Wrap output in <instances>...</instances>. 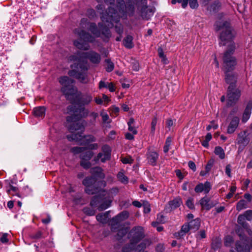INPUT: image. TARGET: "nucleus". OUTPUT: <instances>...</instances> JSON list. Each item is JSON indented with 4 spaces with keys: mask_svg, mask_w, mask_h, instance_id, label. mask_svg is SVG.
Instances as JSON below:
<instances>
[{
    "mask_svg": "<svg viewBox=\"0 0 252 252\" xmlns=\"http://www.w3.org/2000/svg\"><path fill=\"white\" fill-rule=\"evenodd\" d=\"M100 116L102 117V120L103 123L110 124L111 120L110 119L108 115L105 113L101 112Z\"/></svg>",
    "mask_w": 252,
    "mask_h": 252,
    "instance_id": "nucleus-50",
    "label": "nucleus"
},
{
    "mask_svg": "<svg viewBox=\"0 0 252 252\" xmlns=\"http://www.w3.org/2000/svg\"><path fill=\"white\" fill-rule=\"evenodd\" d=\"M45 107L44 106H40L34 109L33 114L36 117H43L45 115Z\"/></svg>",
    "mask_w": 252,
    "mask_h": 252,
    "instance_id": "nucleus-32",
    "label": "nucleus"
},
{
    "mask_svg": "<svg viewBox=\"0 0 252 252\" xmlns=\"http://www.w3.org/2000/svg\"><path fill=\"white\" fill-rule=\"evenodd\" d=\"M117 178L121 183L126 184L128 182V178L125 176L123 172H119L117 174Z\"/></svg>",
    "mask_w": 252,
    "mask_h": 252,
    "instance_id": "nucleus-42",
    "label": "nucleus"
},
{
    "mask_svg": "<svg viewBox=\"0 0 252 252\" xmlns=\"http://www.w3.org/2000/svg\"><path fill=\"white\" fill-rule=\"evenodd\" d=\"M83 138L88 143L94 142L96 140L95 137L92 135L84 136Z\"/></svg>",
    "mask_w": 252,
    "mask_h": 252,
    "instance_id": "nucleus-60",
    "label": "nucleus"
},
{
    "mask_svg": "<svg viewBox=\"0 0 252 252\" xmlns=\"http://www.w3.org/2000/svg\"><path fill=\"white\" fill-rule=\"evenodd\" d=\"M74 32L79 37V39L74 41V45L80 50H89L90 46L88 43H93L95 40L94 37L89 32L80 29H75Z\"/></svg>",
    "mask_w": 252,
    "mask_h": 252,
    "instance_id": "nucleus-5",
    "label": "nucleus"
},
{
    "mask_svg": "<svg viewBox=\"0 0 252 252\" xmlns=\"http://www.w3.org/2000/svg\"><path fill=\"white\" fill-rule=\"evenodd\" d=\"M157 121H158V120H157V118L156 117H155L152 119V121L151 131V133H153V134H154L155 131L156 126L157 124Z\"/></svg>",
    "mask_w": 252,
    "mask_h": 252,
    "instance_id": "nucleus-57",
    "label": "nucleus"
},
{
    "mask_svg": "<svg viewBox=\"0 0 252 252\" xmlns=\"http://www.w3.org/2000/svg\"><path fill=\"white\" fill-rule=\"evenodd\" d=\"M221 6V4L218 1H215L210 5V10L214 12L218 11Z\"/></svg>",
    "mask_w": 252,
    "mask_h": 252,
    "instance_id": "nucleus-45",
    "label": "nucleus"
},
{
    "mask_svg": "<svg viewBox=\"0 0 252 252\" xmlns=\"http://www.w3.org/2000/svg\"><path fill=\"white\" fill-rule=\"evenodd\" d=\"M189 230L191 229L189 223H185L182 226L181 230L178 233H176V237L180 238L185 235L186 233H188Z\"/></svg>",
    "mask_w": 252,
    "mask_h": 252,
    "instance_id": "nucleus-26",
    "label": "nucleus"
},
{
    "mask_svg": "<svg viewBox=\"0 0 252 252\" xmlns=\"http://www.w3.org/2000/svg\"><path fill=\"white\" fill-rule=\"evenodd\" d=\"M29 237L34 241L44 238L43 233L41 230H37L34 232L31 233L29 235Z\"/></svg>",
    "mask_w": 252,
    "mask_h": 252,
    "instance_id": "nucleus-34",
    "label": "nucleus"
},
{
    "mask_svg": "<svg viewBox=\"0 0 252 252\" xmlns=\"http://www.w3.org/2000/svg\"><path fill=\"white\" fill-rule=\"evenodd\" d=\"M245 218L248 220H251L252 219V210H248L245 212L244 215Z\"/></svg>",
    "mask_w": 252,
    "mask_h": 252,
    "instance_id": "nucleus-64",
    "label": "nucleus"
},
{
    "mask_svg": "<svg viewBox=\"0 0 252 252\" xmlns=\"http://www.w3.org/2000/svg\"><path fill=\"white\" fill-rule=\"evenodd\" d=\"M80 113H81V117L86 118L89 116V111L88 109H85L84 107H80Z\"/></svg>",
    "mask_w": 252,
    "mask_h": 252,
    "instance_id": "nucleus-54",
    "label": "nucleus"
},
{
    "mask_svg": "<svg viewBox=\"0 0 252 252\" xmlns=\"http://www.w3.org/2000/svg\"><path fill=\"white\" fill-rule=\"evenodd\" d=\"M215 26L217 31L222 30L220 34V46H226V48H228L230 45L234 44L236 47V44L233 41L235 32L228 22L223 21H217Z\"/></svg>",
    "mask_w": 252,
    "mask_h": 252,
    "instance_id": "nucleus-3",
    "label": "nucleus"
},
{
    "mask_svg": "<svg viewBox=\"0 0 252 252\" xmlns=\"http://www.w3.org/2000/svg\"><path fill=\"white\" fill-rule=\"evenodd\" d=\"M189 6L194 9L198 6V4L197 0H189Z\"/></svg>",
    "mask_w": 252,
    "mask_h": 252,
    "instance_id": "nucleus-63",
    "label": "nucleus"
},
{
    "mask_svg": "<svg viewBox=\"0 0 252 252\" xmlns=\"http://www.w3.org/2000/svg\"><path fill=\"white\" fill-rule=\"evenodd\" d=\"M237 222L244 229H250V227L248 223L245 221L244 216L242 215H239L238 217Z\"/></svg>",
    "mask_w": 252,
    "mask_h": 252,
    "instance_id": "nucleus-35",
    "label": "nucleus"
},
{
    "mask_svg": "<svg viewBox=\"0 0 252 252\" xmlns=\"http://www.w3.org/2000/svg\"><path fill=\"white\" fill-rule=\"evenodd\" d=\"M215 154L219 156V158L222 159L224 158H225V153L224 152V150L223 149L220 147V146H217L215 147V151H214Z\"/></svg>",
    "mask_w": 252,
    "mask_h": 252,
    "instance_id": "nucleus-40",
    "label": "nucleus"
},
{
    "mask_svg": "<svg viewBox=\"0 0 252 252\" xmlns=\"http://www.w3.org/2000/svg\"><path fill=\"white\" fill-rule=\"evenodd\" d=\"M90 172L94 176L101 179H103L105 177V174L103 172V169L98 166L91 168Z\"/></svg>",
    "mask_w": 252,
    "mask_h": 252,
    "instance_id": "nucleus-21",
    "label": "nucleus"
},
{
    "mask_svg": "<svg viewBox=\"0 0 252 252\" xmlns=\"http://www.w3.org/2000/svg\"><path fill=\"white\" fill-rule=\"evenodd\" d=\"M189 224L191 230H193L194 231H196L200 227V220L199 218H196L190 221Z\"/></svg>",
    "mask_w": 252,
    "mask_h": 252,
    "instance_id": "nucleus-29",
    "label": "nucleus"
},
{
    "mask_svg": "<svg viewBox=\"0 0 252 252\" xmlns=\"http://www.w3.org/2000/svg\"><path fill=\"white\" fill-rule=\"evenodd\" d=\"M59 82L62 85V87L66 88L71 86L74 83V80L66 76H62L59 78Z\"/></svg>",
    "mask_w": 252,
    "mask_h": 252,
    "instance_id": "nucleus-18",
    "label": "nucleus"
},
{
    "mask_svg": "<svg viewBox=\"0 0 252 252\" xmlns=\"http://www.w3.org/2000/svg\"><path fill=\"white\" fill-rule=\"evenodd\" d=\"M247 207V203L246 201L242 199L240 200L237 204L236 208L238 211L242 210Z\"/></svg>",
    "mask_w": 252,
    "mask_h": 252,
    "instance_id": "nucleus-43",
    "label": "nucleus"
},
{
    "mask_svg": "<svg viewBox=\"0 0 252 252\" xmlns=\"http://www.w3.org/2000/svg\"><path fill=\"white\" fill-rule=\"evenodd\" d=\"M132 40L133 37L132 36L129 35L126 36L123 41L124 46L128 49L132 48L133 47Z\"/></svg>",
    "mask_w": 252,
    "mask_h": 252,
    "instance_id": "nucleus-33",
    "label": "nucleus"
},
{
    "mask_svg": "<svg viewBox=\"0 0 252 252\" xmlns=\"http://www.w3.org/2000/svg\"><path fill=\"white\" fill-rule=\"evenodd\" d=\"M62 87L61 91L65 95L67 100L70 101L71 102L74 103L75 100L76 95L79 93L76 87L73 85L69 87Z\"/></svg>",
    "mask_w": 252,
    "mask_h": 252,
    "instance_id": "nucleus-11",
    "label": "nucleus"
},
{
    "mask_svg": "<svg viewBox=\"0 0 252 252\" xmlns=\"http://www.w3.org/2000/svg\"><path fill=\"white\" fill-rule=\"evenodd\" d=\"M112 201L111 200H106L98 206L99 211H102L106 209L110 206Z\"/></svg>",
    "mask_w": 252,
    "mask_h": 252,
    "instance_id": "nucleus-41",
    "label": "nucleus"
},
{
    "mask_svg": "<svg viewBox=\"0 0 252 252\" xmlns=\"http://www.w3.org/2000/svg\"><path fill=\"white\" fill-rule=\"evenodd\" d=\"M105 62L107 63V66L106 67V70L108 72H111L114 68V64L111 62L109 59H106Z\"/></svg>",
    "mask_w": 252,
    "mask_h": 252,
    "instance_id": "nucleus-44",
    "label": "nucleus"
},
{
    "mask_svg": "<svg viewBox=\"0 0 252 252\" xmlns=\"http://www.w3.org/2000/svg\"><path fill=\"white\" fill-rule=\"evenodd\" d=\"M241 96L240 90L233 86H229L227 89V105L231 106L234 105Z\"/></svg>",
    "mask_w": 252,
    "mask_h": 252,
    "instance_id": "nucleus-10",
    "label": "nucleus"
},
{
    "mask_svg": "<svg viewBox=\"0 0 252 252\" xmlns=\"http://www.w3.org/2000/svg\"><path fill=\"white\" fill-rule=\"evenodd\" d=\"M109 214V212L107 211L104 213H99L96 216V219L98 221L103 224H105L107 222V219Z\"/></svg>",
    "mask_w": 252,
    "mask_h": 252,
    "instance_id": "nucleus-25",
    "label": "nucleus"
},
{
    "mask_svg": "<svg viewBox=\"0 0 252 252\" xmlns=\"http://www.w3.org/2000/svg\"><path fill=\"white\" fill-rule=\"evenodd\" d=\"M236 248L238 252H250L249 246L242 242H237L236 244Z\"/></svg>",
    "mask_w": 252,
    "mask_h": 252,
    "instance_id": "nucleus-23",
    "label": "nucleus"
},
{
    "mask_svg": "<svg viewBox=\"0 0 252 252\" xmlns=\"http://www.w3.org/2000/svg\"><path fill=\"white\" fill-rule=\"evenodd\" d=\"M168 204L171 209H175L182 204V201L181 197H177L172 200L169 201Z\"/></svg>",
    "mask_w": 252,
    "mask_h": 252,
    "instance_id": "nucleus-27",
    "label": "nucleus"
},
{
    "mask_svg": "<svg viewBox=\"0 0 252 252\" xmlns=\"http://www.w3.org/2000/svg\"><path fill=\"white\" fill-rule=\"evenodd\" d=\"M102 33L105 37L109 38L111 36V32L108 28H104L102 29Z\"/></svg>",
    "mask_w": 252,
    "mask_h": 252,
    "instance_id": "nucleus-62",
    "label": "nucleus"
},
{
    "mask_svg": "<svg viewBox=\"0 0 252 252\" xmlns=\"http://www.w3.org/2000/svg\"><path fill=\"white\" fill-rule=\"evenodd\" d=\"M119 192V189L117 188H113L110 189L108 192V196L110 197H113L115 196Z\"/></svg>",
    "mask_w": 252,
    "mask_h": 252,
    "instance_id": "nucleus-58",
    "label": "nucleus"
},
{
    "mask_svg": "<svg viewBox=\"0 0 252 252\" xmlns=\"http://www.w3.org/2000/svg\"><path fill=\"white\" fill-rule=\"evenodd\" d=\"M193 200V198H189L186 201V205L188 206V208H189L190 209H195Z\"/></svg>",
    "mask_w": 252,
    "mask_h": 252,
    "instance_id": "nucleus-59",
    "label": "nucleus"
},
{
    "mask_svg": "<svg viewBox=\"0 0 252 252\" xmlns=\"http://www.w3.org/2000/svg\"><path fill=\"white\" fill-rule=\"evenodd\" d=\"M249 138L247 136V132L242 131L238 134L237 138L236 140V144L239 145L238 148V152H241L249 143Z\"/></svg>",
    "mask_w": 252,
    "mask_h": 252,
    "instance_id": "nucleus-12",
    "label": "nucleus"
},
{
    "mask_svg": "<svg viewBox=\"0 0 252 252\" xmlns=\"http://www.w3.org/2000/svg\"><path fill=\"white\" fill-rule=\"evenodd\" d=\"M146 156L148 163L152 166H155L158 158V154L155 151H148Z\"/></svg>",
    "mask_w": 252,
    "mask_h": 252,
    "instance_id": "nucleus-16",
    "label": "nucleus"
},
{
    "mask_svg": "<svg viewBox=\"0 0 252 252\" xmlns=\"http://www.w3.org/2000/svg\"><path fill=\"white\" fill-rule=\"evenodd\" d=\"M92 99L93 97L91 94H82L81 92H79L76 95L74 103L79 105L80 107H84L85 105H88L92 101Z\"/></svg>",
    "mask_w": 252,
    "mask_h": 252,
    "instance_id": "nucleus-13",
    "label": "nucleus"
},
{
    "mask_svg": "<svg viewBox=\"0 0 252 252\" xmlns=\"http://www.w3.org/2000/svg\"><path fill=\"white\" fill-rule=\"evenodd\" d=\"M214 163V160L213 159H210L208 161V163L205 167L206 173H208L210 171Z\"/></svg>",
    "mask_w": 252,
    "mask_h": 252,
    "instance_id": "nucleus-56",
    "label": "nucleus"
},
{
    "mask_svg": "<svg viewBox=\"0 0 252 252\" xmlns=\"http://www.w3.org/2000/svg\"><path fill=\"white\" fill-rule=\"evenodd\" d=\"M143 206L144 207V213H149L151 211V206L149 203L147 201H144L143 203Z\"/></svg>",
    "mask_w": 252,
    "mask_h": 252,
    "instance_id": "nucleus-55",
    "label": "nucleus"
},
{
    "mask_svg": "<svg viewBox=\"0 0 252 252\" xmlns=\"http://www.w3.org/2000/svg\"><path fill=\"white\" fill-rule=\"evenodd\" d=\"M235 49L236 47L234 44H231L226 49L222 55L223 67L226 72H230L234 70L237 65V59L233 56Z\"/></svg>",
    "mask_w": 252,
    "mask_h": 252,
    "instance_id": "nucleus-6",
    "label": "nucleus"
},
{
    "mask_svg": "<svg viewBox=\"0 0 252 252\" xmlns=\"http://www.w3.org/2000/svg\"><path fill=\"white\" fill-rule=\"evenodd\" d=\"M239 122V117L237 116L233 117L227 127V132L228 134L234 133L238 126Z\"/></svg>",
    "mask_w": 252,
    "mask_h": 252,
    "instance_id": "nucleus-15",
    "label": "nucleus"
},
{
    "mask_svg": "<svg viewBox=\"0 0 252 252\" xmlns=\"http://www.w3.org/2000/svg\"><path fill=\"white\" fill-rule=\"evenodd\" d=\"M98 117V114L96 112H92L89 114V120L88 124L89 126H94L96 123V119Z\"/></svg>",
    "mask_w": 252,
    "mask_h": 252,
    "instance_id": "nucleus-30",
    "label": "nucleus"
},
{
    "mask_svg": "<svg viewBox=\"0 0 252 252\" xmlns=\"http://www.w3.org/2000/svg\"><path fill=\"white\" fill-rule=\"evenodd\" d=\"M252 108V101L248 103L243 115L242 121L246 122L249 119Z\"/></svg>",
    "mask_w": 252,
    "mask_h": 252,
    "instance_id": "nucleus-22",
    "label": "nucleus"
},
{
    "mask_svg": "<svg viewBox=\"0 0 252 252\" xmlns=\"http://www.w3.org/2000/svg\"><path fill=\"white\" fill-rule=\"evenodd\" d=\"M78 62L74 63L75 69L69 71L68 74L78 79L82 83L89 81L88 77L89 64L87 59L94 64H98L101 61V56L98 53L91 51L87 52H79L77 55Z\"/></svg>",
    "mask_w": 252,
    "mask_h": 252,
    "instance_id": "nucleus-1",
    "label": "nucleus"
},
{
    "mask_svg": "<svg viewBox=\"0 0 252 252\" xmlns=\"http://www.w3.org/2000/svg\"><path fill=\"white\" fill-rule=\"evenodd\" d=\"M10 189H7V192L9 194H10L11 195H17L18 196L20 197L18 193H17V191L18 190V188L16 187H14L12 185H10Z\"/></svg>",
    "mask_w": 252,
    "mask_h": 252,
    "instance_id": "nucleus-48",
    "label": "nucleus"
},
{
    "mask_svg": "<svg viewBox=\"0 0 252 252\" xmlns=\"http://www.w3.org/2000/svg\"><path fill=\"white\" fill-rule=\"evenodd\" d=\"M89 31L94 35H95L96 37L100 36V32L98 31L96 25L94 23H92L89 24Z\"/></svg>",
    "mask_w": 252,
    "mask_h": 252,
    "instance_id": "nucleus-37",
    "label": "nucleus"
},
{
    "mask_svg": "<svg viewBox=\"0 0 252 252\" xmlns=\"http://www.w3.org/2000/svg\"><path fill=\"white\" fill-rule=\"evenodd\" d=\"M128 232V229L126 227L122 228L118 231V233L116 235V239L120 241L124 236H125Z\"/></svg>",
    "mask_w": 252,
    "mask_h": 252,
    "instance_id": "nucleus-38",
    "label": "nucleus"
},
{
    "mask_svg": "<svg viewBox=\"0 0 252 252\" xmlns=\"http://www.w3.org/2000/svg\"><path fill=\"white\" fill-rule=\"evenodd\" d=\"M115 31L116 32L119 34H122L123 33V26L121 24H118L116 25L115 27Z\"/></svg>",
    "mask_w": 252,
    "mask_h": 252,
    "instance_id": "nucleus-61",
    "label": "nucleus"
},
{
    "mask_svg": "<svg viewBox=\"0 0 252 252\" xmlns=\"http://www.w3.org/2000/svg\"><path fill=\"white\" fill-rule=\"evenodd\" d=\"M211 189V185L210 182L206 181L203 183H199L194 188L196 193H199L204 191V193L207 194Z\"/></svg>",
    "mask_w": 252,
    "mask_h": 252,
    "instance_id": "nucleus-14",
    "label": "nucleus"
},
{
    "mask_svg": "<svg viewBox=\"0 0 252 252\" xmlns=\"http://www.w3.org/2000/svg\"><path fill=\"white\" fill-rule=\"evenodd\" d=\"M171 141H172V139L171 137H168L166 138V141L165 143V145L163 147V151L165 153H166L168 152Z\"/></svg>",
    "mask_w": 252,
    "mask_h": 252,
    "instance_id": "nucleus-46",
    "label": "nucleus"
},
{
    "mask_svg": "<svg viewBox=\"0 0 252 252\" xmlns=\"http://www.w3.org/2000/svg\"><path fill=\"white\" fill-rule=\"evenodd\" d=\"M120 218H117V215L113 217L111 220V229L113 232H116L117 229V226L119 225V223L121 222Z\"/></svg>",
    "mask_w": 252,
    "mask_h": 252,
    "instance_id": "nucleus-31",
    "label": "nucleus"
},
{
    "mask_svg": "<svg viewBox=\"0 0 252 252\" xmlns=\"http://www.w3.org/2000/svg\"><path fill=\"white\" fill-rule=\"evenodd\" d=\"M229 72L225 71V81L229 86H233V87H236V82L237 81V77L233 74L229 73Z\"/></svg>",
    "mask_w": 252,
    "mask_h": 252,
    "instance_id": "nucleus-19",
    "label": "nucleus"
},
{
    "mask_svg": "<svg viewBox=\"0 0 252 252\" xmlns=\"http://www.w3.org/2000/svg\"><path fill=\"white\" fill-rule=\"evenodd\" d=\"M152 244V241L149 239H145L143 240L136 247V250L141 252L144 251L147 247H149Z\"/></svg>",
    "mask_w": 252,
    "mask_h": 252,
    "instance_id": "nucleus-24",
    "label": "nucleus"
},
{
    "mask_svg": "<svg viewBox=\"0 0 252 252\" xmlns=\"http://www.w3.org/2000/svg\"><path fill=\"white\" fill-rule=\"evenodd\" d=\"M210 201V199L208 198L206 196L202 198L200 201L199 203L201 206L202 210L205 209L207 211L209 210L211 208L214 207V204H211L209 202Z\"/></svg>",
    "mask_w": 252,
    "mask_h": 252,
    "instance_id": "nucleus-20",
    "label": "nucleus"
},
{
    "mask_svg": "<svg viewBox=\"0 0 252 252\" xmlns=\"http://www.w3.org/2000/svg\"><path fill=\"white\" fill-rule=\"evenodd\" d=\"M85 187V192L89 195H93L100 192H105L103 189L106 186L104 180L97 181L94 176L86 177L82 181Z\"/></svg>",
    "mask_w": 252,
    "mask_h": 252,
    "instance_id": "nucleus-4",
    "label": "nucleus"
},
{
    "mask_svg": "<svg viewBox=\"0 0 252 252\" xmlns=\"http://www.w3.org/2000/svg\"><path fill=\"white\" fill-rule=\"evenodd\" d=\"M100 199V197L99 196H94L90 202V205L92 206L95 207L99 203V200Z\"/></svg>",
    "mask_w": 252,
    "mask_h": 252,
    "instance_id": "nucleus-53",
    "label": "nucleus"
},
{
    "mask_svg": "<svg viewBox=\"0 0 252 252\" xmlns=\"http://www.w3.org/2000/svg\"><path fill=\"white\" fill-rule=\"evenodd\" d=\"M126 9L128 12H130V14L132 15L134 12V4L136 3L137 0H126Z\"/></svg>",
    "mask_w": 252,
    "mask_h": 252,
    "instance_id": "nucleus-36",
    "label": "nucleus"
},
{
    "mask_svg": "<svg viewBox=\"0 0 252 252\" xmlns=\"http://www.w3.org/2000/svg\"><path fill=\"white\" fill-rule=\"evenodd\" d=\"M117 7L119 9V12L114 8L109 7L104 12L101 13L102 21L107 23V26L109 27H113V22L118 23L121 17L126 15V7L124 0H117Z\"/></svg>",
    "mask_w": 252,
    "mask_h": 252,
    "instance_id": "nucleus-2",
    "label": "nucleus"
},
{
    "mask_svg": "<svg viewBox=\"0 0 252 252\" xmlns=\"http://www.w3.org/2000/svg\"><path fill=\"white\" fill-rule=\"evenodd\" d=\"M83 211L86 215L88 216H94L95 214L94 210L89 207L84 208Z\"/></svg>",
    "mask_w": 252,
    "mask_h": 252,
    "instance_id": "nucleus-52",
    "label": "nucleus"
},
{
    "mask_svg": "<svg viewBox=\"0 0 252 252\" xmlns=\"http://www.w3.org/2000/svg\"><path fill=\"white\" fill-rule=\"evenodd\" d=\"M80 165L84 169H88L91 166V163L89 160H82L80 161Z\"/></svg>",
    "mask_w": 252,
    "mask_h": 252,
    "instance_id": "nucleus-51",
    "label": "nucleus"
},
{
    "mask_svg": "<svg viewBox=\"0 0 252 252\" xmlns=\"http://www.w3.org/2000/svg\"><path fill=\"white\" fill-rule=\"evenodd\" d=\"M136 5L143 19L149 20L155 12L154 6L147 5V0H137Z\"/></svg>",
    "mask_w": 252,
    "mask_h": 252,
    "instance_id": "nucleus-8",
    "label": "nucleus"
},
{
    "mask_svg": "<svg viewBox=\"0 0 252 252\" xmlns=\"http://www.w3.org/2000/svg\"><path fill=\"white\" fill-rule=\"evenodd\" d=\"M129 216V213L126 211H124L117 215V218H119L121 219V221H123L128 218Z\"/></svg>",
    "mask_w": 252,
    "mask_h": 252,
    "instance_id": "nucleus-49",
    "label": "nucleus"
},
{
    "mask_svg": "<svg viewBox=\"0 0 252 252\" xmlns=\"http://www.w3.org/2000/svg\"><path fill=\"white\" fill-rule=\"evenodd\" d=\"M102 150L105 153L104 158H102L103 156V154L101 153H99L98 154L96 157L95 158V160L97 161L99 159H101V161L102 162H104L106 160L110 158V147L109 146L106 145L103 146Z\"/></svg>",
    "mask_w": 252,
    "mask_h": 252,
    "instance_id": "nucleus-17",
    "label": "nucleus"
},
{
    "mask_svg": "<svg viewBox=\"0 0 252 252\" xmlns=\"http://www.w3.org/2000/svg\"><path fill=\"white\" fill-rule=\"evenodd\" d=\"M94 153L92 151H88L83 152L80 155V158L82 160H89L93 157Z\"/></svg>",
    "mask_w": 252,
    "mask_h": 252,
    "instance_id": "nucleus-39",
    "label": "nucleus"
},
{
    "mask_svg": "<svg viewBox=\"0 0 252 252\" xmlns=\"http://www.w3.org/2000/svg\"><path fill=\"white\" fill-rule=\"evenodd\" d=\"M145 232L143 227L136 226L133 227L128 234V238L129 239L130 250H134L136 245L145 237Z\"/></svg>",
    "mask_w": 252,
    "mask_h": 252,
    "instance_id": "nucleus-7",
    "label": "nucleus"
},
{
    "mask_svg": "<svg viewBox=\"0 0 252 252\" xmlns=\"http://www.w3.org/2000/svg\"><path fill=\"white\" fill-rule=\"evenodd\" d=\"M87 148L86 147H74L71 148V151L76 154L79 153H82L85 150H86Z\"/></svg>",
    "mask_w": 252,
    "mask_h": 252,
    "instance_id": "nucleus-47",
    "label": "nucleus"
},
{
    "mask_svg": "<svg viewBox=\"0 0 252 252\" xmlns=\"http://www.w3.org/2000/svg\"><path fill=\"white\" fill-rule=\"evenodd\" d=\"M82 132L81 133H71L70 134H68L66 136L67 138L69 141H79L81 140L83 136L82 135Z\"/></svg>",
    "mask_w": 252,
    "mask_h": 252,
    "instance_id": "nucleus-28",
    "label": "nucleus"
},
{
    "mask_svg": "<svg viewBox=\"0 0 252 252\" xmlns=\"http://www.w3.org/2000/svg\"><path fill=\"white\" fill-rule=\"evenodd\" d=\"M80 118V116L76 114H73L66 117V121L68 123H69L67 127L71 133L78 130H80L82 132L84 131V125L87 124V122L85 121L82 122H79L78 120Z\"/></svg>",
    "mask_w": 252,
    "mask_h": 252,
    "instance_id": "nucleus-9",
    "label": "nucleus"
}]
</instances>
